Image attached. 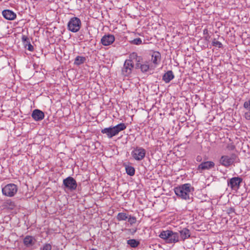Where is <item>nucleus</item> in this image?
<instances>
[{
    "label": "nucleus",
    "mask_w": 250,
    "mask_h": 250,
    "mask_svg": "<svg viewBox=\"0 0 250 250\" xmlns=\"http://www.w3.org/2000/svg\"><path fill=\"white\" fill-rule=\"evenodd\" d=\"M174 190L177 196L184 200H191L194 189L189 184H185L176 187Z\"/></svg>",
    "instance_id": "1"
},
{
    "label": "nucleus",
    "mask_w": 250,
    "mask_h": 250,
    "mask_svg": "<svg viewBox=\"0 0 250 250\" xmlns=\"http://www.w3.org/2000/svg\"><path fill=\"white\" fill-rule=\"evenodd\" d=\"M159 236L168 244H174L180 241L179 233L169 229L162 230Z\"/></svg>",
    "instance_id": "2"
},
{
    "label": "nucleus",
    "mask_w": 250,
    "mask_h": 250,
    "mask_svg": "<svg viewBox=\"0 0 250 250\" xmlns=\"http://www.w3.org/2000/svg\"><path fill=\"white\" fill-rule=\"evenodd\" d=\"M126 128V125L124 123H120L115 126H111L109 127L102 129L101 132L106 134V136L110 139L118 135L119 133Z\"/></svg>",
    "instance_id": "3"
},
{
    "label": "nucleus",
    "mask_w": 250,
    "mask_h": 250,
    "mask_svg": "<svg viewBox=\"0 0 250 250\" xmlns=\"http://www.w3.org/2000/svg\"><path fill=\"white\" fill-rule=\"evenodd\" d=\"M77 186L76 181L72 177L68 176L63 180L62 188L65 191H73Z\"/></svg>",
    "instance_id": "4"
},
{
    "label": "nucleus",
    "mask_w": 250,
    "mask_h": 250,
    "mask_svg": "<svg viewBox=\"0 0 250 250\" xmlns=\"http://www.w3.org/2000/svg\"><path fill=\"white\" fill-rule=\"evenodd\" d=\"M131 57L133 59L135 58L136 59V63L135 64V68L136 69H140L143 73L148 71L149 69V65L148 62L146 61L143 63H140L142 61V58L140 56H137V53L135 52L131 55Z\"/></svg>",
    "instance_id": "5"
},
{
    "label": "nucleus",
    "mask_w": 250,
    "mask_h": 250,
    "mask_svg": "<svg viewBox=\"0 0 250 250\" xmlns=\"http://www.w3.org/2000/svg\"><path fill=\"white\" fill-rule=\"evenodd\" d=\"M82 22L77 17H73L70 19L67 23L68 29L74 33L77 32L81 28Z\"/></svg>",
    "instance_id": "6"
},
{
    "label": "nucleus",
    "mask_w": 250,
    "mask_h": 250,
    "mask_svg": "<svg viewBox=\"0 0 250 250\" xmlns=\"http://www.w3.org/2000/svg\"><path fill=\"white\" fill-rule=\"evenodd\" d=\"M18 187L14 184H9L4 186L2 189V192L3 195L13 197L17 192Z\"/></svg>",
    "instance_id": "7"
},
{
    "label": "nucleus",
    "mask_w": 250,
    "mask_h": 250,
    "mask_svg": "<svg viewBox=\"0 0 250 250\" xmlns=\"http://www.w3.org/2000/svg\"><path fill=\"white\" fill-rule=\"evenodd\" d=\"M146 150L142 147L137 146L132 151L131 154L136 161L142 160L146 156Z\"/></svg>",
    "instance_id": "8"
},
{
    "label": "nucleus",
    "mask_w": 250,
    "mask_h": 250,
    "mask_svg": "<svg viewBox=\"0 0 250 250\" xmlns=\"http://www.w3.org/2000/svg\"><path fill=\"white\" fill-rule=\"evenodd\" d=\"M236 158V155L234 153L231 154L229 156L223 155L221 157L219 163L225 167H229L234 163Z\"/></svg>",
    "instance_id": "9"
},
{
    "label": "nucleus",
    "mask_w": 250,
    "mask_h": 250,
    "mask_svg": "<svg viewBox=\"0 0 250 250\" xmlns=\"http://www.w3.org/2000/svg\"><path fill=\"white\" fill-rule=\"evenodd\" d=\"M242 182V178L239 177H235L228 180V185L232 190H236L239 189L240 185Z\"/></svg>",
    "instance_id": "10"
},
{
    "label": "nucleus",
    "mask_w": 250,
    "mask_h": 250,
    "mask_svg": "<svg viewBox=\"0 0 250 250\" xmlns=\"http://www.w3.org/2000/svg\"><path fill=\"white\" fill-rule=\"evenodd\" d=\"M134 67V64L131 60H126L122 68V74L125 76H129L132 72V70Z\"/></svg>",
    "instance_id": "11"
},
{
    "label": "nucleus",
    "mask_w": 250,
    "mask_h": 250,
    "mask_svg": "<svg viewBox=\"0 0 250 250\" xmlns=\"http://www.w3.org/2000/svg\"><path fill=\"white\" fill-rule=\"evenodd\" d=\"M115 41V37L113 35L106 34L101 39V42L103 45L107 46L111 44Z\"/></svg>",
    "instance_id": "12"
},
{
    "label": "nucleus",
    "mask_w": 250,
    "mask_h": 250,
    "mask_svg": "<svg viewBox=\"0 0 250 250\" xmlns=\"http://www.w3.org/2000/svg\"><path fill=\"white\" fill-rule=\"evenodd\" d=\"M36 242V240L34 237L30 235L26 236L23 240V243L27 248H31L33 246Z\"/></svg>",
    "instance_id": "13"
},
{
    "label": "nucleus",
    "mask_w": 250,
    "mask_h": 250,
    "mask_svg": "<svg viewBox=\"0 0 250 250\" xmlns=\"http://www.w3.org/2000/svg\"><path fill=\"white\" fill-rule=\"evenodd\" d=\"M31 116L35 121H39L44 118V114L42 111L36 109L33 111Z\"/></svg>",
    "instance_id": "14"
},
{
    "label": "nucleus",
    "mask_w": 250,
    "mask_h": 250,
    "mask_svg": "<svg viewBox=\"0 0 250 250\" xmlns=\"http://www.w3.org/2000/svg\"><path fill=\"white\" fill-rule=\"evenodd\" d=\"M177 232L179 233L180 241H182L189 238L191 235L190 230L187 228H184Z\"/></svg>",
    "instance_id": "15"
},
{
    "label": "nucleus",
    "mask_w": 250,
    "mask_h": 250,
    "mask_svg": "<svg viewBox=\"0 0 250 250\" xmlns=\"http://www.w3.org/2000/svg\"><path fill=\"white\" fill-rule=\"evenodd\" d=\"M2 15L5 19L8 20H14L16 18V14L10 10H4L2 12Z\"/></svg>",
    "instance_id": "16"
},
{
    "label": "nucleus",
    "mask_w": 250,
    "mask_h": 250,
    "mask_svg": "<svg viewBox=\"0 0 250 250\" xmlns=\"http://www.w3.org/2000/svg\"><path fill=\"white\" fill-rule=\"evenodd\" d=\"M214 163L211 161H207L202 162L201 164L198 166V170H206L209 169L213 168L214 167Z\"/></svg>",
    "instance_id": "17"
},
{
    "label": "nucleus",
    "mask_w": 250,
    "mask_h": 250,
    "mask_svg": "<svg viewBox=\"0 0 250 250\" xmlns=\"http://www.w3.org/2000/svg\"><path fill=\"white\" fill-rule=\"evenodd\" d=\"M21 40L24 47L27 48L29 51H33L34 50V47L31 44L29 38L25 35H22Z\"/></svg>",
    "instance_id": "18"
},
{
    "label": "nucleus",
    "mask_w": 250,
    "mask_h": 250,
    "mask_svg": "<svg viewBox=\"0 0 250 250\" xmlns=\"http://www.w3.org/2000/svg\"><path fill=\"white\" fill-rule=\"evenodd\" d=\"M161 60V55L158 51H154L151 54V61L155 65L158 64Z\"/></svg>",
    "instance_id": "19"
},
{
    "label": "nucleus",
    "mask_w": 250,
    "mask_h": 250,
    "mask_svg": "<svg viewBox=\"0 0 250 250\" xmlns=\"http://www.w3.org/2000/svg\"><path fill=\"white\" fill-rule=\"evenodd\" d=\"M174 78V76L173 75V72L171 70H169L167 71L163 76V80L166 83H169L173 78Z\"/></svg>",
    "instance_id": "20"
},
{
    "label": "nucleus",
    "mask_w": 250,
    "mask_h": 250,
    "mask_svg": "<svg viewBox=\"0 0 250 250\" xmlns=\"http://www.w3.org/2000/svg\"><path fill=\"white\" fill-rule=\"evenodd\" d=\"M127 244L131 248H137L140 245V242L136 239H129L127 241Z\"/></svg>",
    "instance_id": "21"
},
{
    "label": "nucleus",
    "mask_w": 250,
    "mask_h": 250,
    "mask_svg": "<svg viewBox=\"0 0 250 250\" xmlns=\"http://www.w3.org/2000/svg\"><path fill=\"white\" fill-rule=\"evenodd\" d=\"M85 61L86 58L85 57L78 56L75 59L74 64L80 65L83 63Z\"/></svg>",
    "instance_id": "22"
},
{
    "label": "nucleus",
    "mask_w": 250,
    "mask_h": 250,
    "mask_svg": "<svg viewBox=\"0 0 250 250\" xmlns=\"http://www.w3.org/2000/svg\"><path fill=\"white\" fill-rule=\"evenodd\" d=\"M126 173L130 176H133L135 174V170L134 167L127 166L125 167Z\"/></svg>",
    "instance_id": "23"
},
{
    "label": "nucleus",
    "mask_w": 250,
    "mask_h": 250,
    "mask_svg": "<svg viewBox=\"0 0 250 250\" xmlns=\"http://www.w3.org/2000/svg\"><path fill=\"white\" fill-rule=\"evenodd\" d=\"M117 219L120 221H125L128 218V216L124 212H120L117 215Z\"/></svg>",
    "instance_id": "24"
},
{
    "label": "nucleus",
    "mask_w": 250,
    "mask_h": 250,
    "mask_svg": "<svg viewBox=\"0 0 250 250\" xmlns=\"http://www.w3.org/2000/svg\"><path fill=\"white\" fill-rule=\"evenodd\" d=\"M131 44L135 45H140L142 44V40L141 38H138L130 41Z\"/></svg>",
    "instance_id": "25"
},
{
    "label": "nucleus",
    "mask_w": 250,
    "mask_h": 250,
    "mask_svg": "<svg viewBox=\"0 0 250 250\" xmlns=\"http://www.w3.org/2000/svg\"><path fill=\"white\" fill-rule=\"evenodd\" d=\"M212 44L213 46L217 47L218 48H221L223 46L222 43L218 41H216L215 39H214L212 41Z\"/></svg>",
    "instance_id": "26"
},
{
    "label": "nucleus",
    "mask_w": 250,
    "mask_h": 250,
    "mask_svg": "<svg viewBox=\"0 0 250 250\" xmlns=\"http://www.w3.org/2000/svg\"><path fill=\"white\" fill-rule=\"evenodd\" d=\"M127 219H128V222L131 225L135 224L136 222V218L134 216H130L129 217H128Z\"/></svg>",
    "instance_id": "27"
},
{
    "label": "nucleus",
    "mask_w": 250,
    "mask_h": 250,
    "mask_svg": "<svg viewBox=\"0 0 250 250\" xmlns=\"http://www.w3.org/2000/svg\"><path fill=\"white\" fill-rule=\"evenodd\" d=\"M227 213L230 216H232L231 214L235 213L234 208H229V209H227Z\"/></svg>",
    "instance_id": "28"
},
{
    "label": "nucleus",
    "mask_w": 250,
    "mask_h": 250,
    "mask_svg": "<svg viewBox=\"0 0 250 250\" xmlns=\"http://www.w3.org/2000/svg\"><path fill=\"white\" fill-rule=\"evenodd\" d=\"M244 106L245 108L249 109L250 110V100L248 102H245Z\"/></svg>",
    "instance_id": "29"
},
{
    "label": "nucleus",
    "mask_w": 250,
    "mask_h": 250,
    "mask_svg": "<svg viewBox=\"0 0 250 250\" xmlns=\"http://www.w3.org/2000/svg\"><path fill=\"white\" fill-rule=\"evenodd\" d=\"M201 160H202V157L200 156H198L196 157V161L197 162H200V161H201Z\"/></svg>",
    "instance_id": "30"
},
{
    "label": "nucleus",
    "mask_w": 250,
    "mask_h": 250,
    "mask_svg": "<svg viewBox=\"0 0 250 250\" xmlns=\"http://www.w3.org/2000/svg\"><path fill=\"white\" fill-rule=\"evenodd\" d=\"M207 32H208V31H207V29H205V30H204V34H205V33H207Z\"/></svg>",
    "instance_id": "31"
}]
</instances>
